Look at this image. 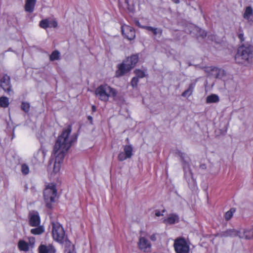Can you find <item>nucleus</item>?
I'll return each mask as SVG.
<instances>
[{
  "mask_svg": "<svg viewBox=\"0 0 253 253\" xmlns=\"http://www.w3.org/2000/svg\"><path fill=\"white\" fill-rule=\"evenodd\" d=\"M71 132V126L64 129L55 144L53 149V155L55 158L50 161V164L53 162V172L55 174L59 172L65 154L72 143L76 140V138L70 136Z\"/></svg>",
  "mask_w": 253,
  "mask_h": 253,
  "instance_id": "nucleus-1",
  "label": "nucleus"
},
{
  "mask_svg": "<svg viewBox=\"0 0 253 253\" xmlns=\"http://www.w3.org/2000/svg\"><path fill=\"white\" fill-rule=\"evenodd\" d=\"M96 96L101 101L106 102L109 98H115L118 94V91L106 84L100 85L95 91Z\"/></svg>",
  "mask_w": 253,
  "mask_h": 253,
  "instance_id": "nucleus-2",
  "label": "nucleus"
},
{
  "mask_svg": "<svg viewBox=\"0 0 253 253\" xmlns=\"http://www.w3.org/2000/svg\"><path fill=\"white\" fill-rule=\"evenodd\" d=\"M253 51L249 47L240 46L235 56L237 63L247 66L252 62Z\"/></svg>",
  "mask_w": 253,
  "mask_h": 253,
  "instance_id": "nucleus-3",
  "label": "nucleus"
},
{
  "mask_svg": "<svg viewBox=\"0 0 253 253\" xmlns=\"http://www.w3.org/2000/svg\"><path fill=\"white\" fill-rule=\"evenodd\" d=\"M138 55L134 54L127 58L122 63L118 65L116 76L120 77L131 70L138 62Z\"/></svg>",
  "mask_w": 253,
  "mask_h": 253,
  "instance_id": "nucleus-4",
  "label": "nucleus"
},
{
  "mask_svg": "<svg viewBox=\"0 0 253 253\" xmlns=\"http://www.w3.org/2000/svg\"><path fill=\"white\" fill-rule=\"evenodd\" d=\"M57 196V190L53 183L48 184L43 191V198L47 208H51V203L55 201Z\"/></svg>",
  "mask_w": 253,
  "mask_h": 253,
  "instance_id": "nucleus-5",
  "label": "nucleus"
},
{
  "mask_svg": "<svg viewBox=\"0 0 253 253\" xmlns=\"http://www.w3.org/2000/svg\"><path fill=\"white\" fill-rule=\"evenodd\" d=\"M52 235L56 242L62 243L65 237V231L63 228L58 222H52Z\"/></svg>",
  "mask_w": 253,
  "mask_h": 253,
  "instance_id": "nucleus-6",
  "label": "nucleus"
},
{
  "mask_svg": "<svg viewBox=\"0 0 253 253\" xmlns=\"http://www.w3.org/2000/svg\"><path fill=\"white\" fill-rule=\"evenodd\" d=\"M173 246L176 253H188L189 252V246L186 240L183 238L175 239Z\"/></svg>",
  "mask_w": 253,
  "mask_h": 253,
  "instance_id": "nucleus-7",
  "label": "nucleus"
},
{
  "mask_svg": "<svg viewBox=\"0 0 253 253\" xmlns=\"http://www.w3.org/2000/svg\"><path fill=\"white\" fill-rule=\"evenodd\" d=\"M123 148L124 151L120 152L118 156V159L120 161H124L127 159H129L132 156L133 148L131 145H125Z\"/></svg>",
  "mask_w": 253,
  "mask_h": 253,
  "instance_id": "nucleus-8",
  "label": "nucleus"
},
{
  "mask_svg": "<svg viewBox=\"0 0 253 253\" xmlns=\"http://www.w3.org/2000/svg\"><path fill=\"white\" fill-rule=\"evenodd\" d=\"M207 72L209 73V76L217 79H222L225 75L224 70L216 67H210L207 68Z\"/></svg>",
  "mask_w": 253,
  "mask_h": 253,
  "instance_id": "nucleus-9",
  "label": "nucleus"
},
{
  "mask_svg": "<svg viewBox=\"0 0 253 253\" xmlns=\"http://www.w3.org/2000/svg\"><path fill=\"white\" fill-rule=\"evenodd\" d=\"M139 248L144 252L149 253L151 251V245L149 241L144 237L139 238L138 242Z\"/></svg>",
  "mask_w": 253,
  "mask_h": 253,
  "instance_id": "nucleus-10",
  "label": "nucleus"
},
{
  "mask_svg": "<svg viewBox=\"0 0 253 253\" xmlns=\"http://www.w3.org/2000/svg\"><path fill=\"white\" fill-rule=\"evenodd\" d=\"M123 35L129 40H132L135 37L134 30L128 25H124L122 27Z\"/></svg>",
  "mask_w": 253,
  "mask_h": 253,
  "instance_id": "nucleus-11",
  "label": "nucleus"
},
{
  "mask_svg": "<svg viewBox=\"0 0 253 253\" xmlns=\"http://www.w3.org/2000/svg\"><path fill=\"white\" fill-rule=\"evenodd\" d=\"M0 85L3 90L10 94L11 90V85L10 84V78L8 76L4 75L0 81Z\"/></svg>",
  "mask_w": 253,
  "mask_h": 253,
  "instance_id": "nucleus-12",
  "label": "nucleus"
},
{
  "mask_svg": "<svg viewBox=\"0 0 253 253\" xmlns=\"http://www.w3.org/2000/svg\"><path fill=\"white\" fill-rule=\"evenodd\" d=\"M39 253H55L56 249L52 244H42L39 247Z\"/></svg>",
  "mask_w": 253,
  "mask_h": 253,
  "instance_id": "nucleus-13",
  "label": "nucleus"
},
{
  "mask_svg": "<svg viewBox=\"0 0 253 253\" xmlns=\"http://www.w3.org/2000/svg\"><path fill=\"white\" fill-rule=\"evenodd\" d=\"M30 217V224L32 226H37L40 224V218L38 212H31Z\"/></svg>",
  "mask_w": 253,
  "mask_h": 253,
  "instance_id": "nucleus-14",
  "label": "nucleus"
},
{
  "mask_svg": "<svg viewBox=\"0 0 253 253\" xmlns=\"http://www.w3.org/2000/svg\"><path fill=\"white\" fill-rule=\"evenodd\" d=\"M37 0H25L24 6L25 10L29 13H32L35 9V7Z\"/></svg>",
  "mask_w": 253,
  "mask_h": 253,
  "instance_id": "nucleus-15",
  "label": "nucleus"
},
{
  "mask_svg": "<svg viewBox=\"0 0 253 253\" xmlns=\"http://www.w3.org/2000/svg\"><path fill=\"white\" fill-rule=\"evenodd\" d=\"M179 221V216L176 214H171L167 218H164L163 222L166 225L173 224Z\"/></svg>",
  "mask_w": 253,
  "mask_h": 253,
  "instance_id": "nucleus-16",
  "label": "nucleus"
},
{
  "mask_svg": "<svg viewBox=\"0 0 253 253\" xmlns=\"http://www.w3.org/2000/svg\"><path fill=\"white\" fill-rule=\"evenodd\" d=\"M253 238V229H242L240 239H251Z\"/></svg>",
  "mask_w": 253,
  "mask_h": 253,
  "instance_id": "nucleus-17",
  "label": "nucleus"
},
{
  "mask_svg": "<svg viewBox=\"0 0 253 253\" xmlns=\"http://www.w3.org/2000/svg\"><path fill=\"white\" fill-rule=\"evenodd\" d=\"M242 234V229L240 230L230 229L226 232V236L231 237H238L240 238V234Z\"/></svg>",
  "mask_w": 253,
  "mask_h": 253,
  "instance_id": "nucleus-18",
  "label": "nucleus"
},
{
  "mask_svg": "<svg viewBox=\"0 0 253 253\" xmlns=\"http://www.w3.org/2000/svg\"><path fill=\"white\" fill-rule=\"evenodd\" d=\"M219 101V96L215 94H211L206 98L207 103H217Z\"/></svg>",
  "mask_w": 253,
  "mask_h": 253,
  "instance_id": "nucleus-19",
  "label": "nucleus"
},
{
  "mask_svg": "<svg viewBox=\"0 0 253 253\" xmlns=\"http://www.w3.org/2000/svg\"><path fill=\"white\" fill-rule=\"evenodd\" d=\"M18 248L21 251L27 252L29 250V244L24 240H20L18 243Z\"/></svg>",
  "mask_w": 253,
  "mask_h": 253,
  "instance_id": "nucleus-20",
  "label": "nucleus"
},
{
  "mask_svg": "<svg viewBox=\"0 0 253 253\" xmlns=\"http://www.w3.org/2000/svg\"><path fill=\"white\" fill-rule=\"evenodd\" d=\"M253 15V9L251 6H247L245 8V12L243 15L244 19L249 20Z\"/></svg>",
  "mask_w": 253,
  "mask_h": 253,
  "instance_id": "nucleus-21",
  "label": "nucleus"
},
{
  "mask_svg": "<svg viewBox=\"0 0 253 253\" xmlns=\"http://www.w3.org/2000/svg\"><path fill=\"white\" fill-rule=\"evenodd\" d=\"M142 27L148 31H151L154 35H160V36H161L162 34V30L161 29L154 28L150 26H143Z\"/></svg>",
  "mask_w": 253,
  "mask_h": 253,
  "instance_id": "nucleus-22",
  "label": "nucleus"
},
{
  "mask_svg": "<svg viewBox=\"0 0 253 253\" xmlns=\"http://www.w3.org/2000/svg\"><path fill=\"white\" fill-rule=\"evenodd\" d=\"M195 86V84H191L189 85L188 88L187 90H185L182 93V96L183 97H186L190 96L192 94V92L193 91V89H194Z\"/></svg>",
  "mask_w": 253,
  "mask_h": 253,
  "instance_id": "nucleus-23",
  "label": "nucleus"
},
{
  "mask_svg": "<svg viewBox=\"0 0 253 253\" xmlns=\"http://www.w3.org/2000/svg\"><path fill=\"white\" fill-rule=\"evenodd\" d=\"M9 105L8 99L6 97H1L0 98V106L1 107H7Z\"/></svg>",
  "mask_w": 253,
  "mask_h": 253,
  "instance_id": "nucleus-24",
  "label": "nucleus"
},
{
  "mask_svg": "<svg viewBox=\"0 0 253 253\" xmlns=\"http://www.w3.org/2000/svg\"><path fill=\"white\" fill-rule=\"evenodd\" d=\"M44 232V229L42 227L40 226L36 228L32 229L31 232L34 235H40Z\"/></svg>",
  "mask_w": 253,
  "mask_h": 253,
  "instance_id": "nucleus-25",
  "label": "nucleus"
},
{
  "mask_svg": "<svg viewBox=\"0 0 253 253\" xmlns=\"http://www.w3.org/2000/svg\"><path fill=\"white\" fill-rule=\"evenodd\" d=\"M21 109L26 113L30 111V104L27 102H22L21 106Z\"/></svg>",
  "mask_w": 253,
  "mask_h": 253,
  "instance_id": "nucleus-26",
  "label": "nucleus"
},
{
  "mask_svg": "<svg viewBox=\"0 0 253 253\" xmlns=\"http://www.w3.org/2000/svg\"><path fill=\"white\" fill-rule=\"evenodd\" d=\"M235 212V209L234 208L231 209L229 211H227L224 215L225 218L226 220H229L233 216L234 213Z\"/></svg>",
  "mask_w": 253,
  "mask_h": 253,
  "instance_id": "nucleus-27",
  "label": "nucleus"
},
{
  "mask_svg": "<svg viewBox=\"0 0 253 253\" xmlns=\"http://www.w3.org/2000/svg\"><path fill=\"white\" fill-rule=\"evenodd\" d=\"M134 73L135 74V77H137L138 79L143 78L145 76V72L140 69L135 70Z\"/></svg>",
  "mask_w": 253,
  "mask_h": 253,
  "instance_id": "nucleus-28",
  "label": "nucleus"
},
{
  "mask_svg": "<svg viewBox=\"0 0 253 253\" xmlns=\"http://www.w3.org/2000/svg\"><path fill=\"white\" fill-rule=\"evenodd\" d=\"M60 52L57 50L54 51L50 56V59L51 61L58 60L59 59Z\"/></svg>",
  "mask_w": 253,
  "mask_h": 253,
  "instance_id": "nucleus-29",
  "label": "nucleus"
},
{
  "mask_svg": "<svg viewBox=\"0 0 253 253\" xmlns=\"http://www.w3.org/2000/svg\"><path fill=\"white\" fill-rule=\"evenodd\" d=\"M40 26L43 29L49 27V20L47 19L42 20L40 23Z\"/></svg>",
  "mask_w": 253,
  "mask_h": 253,
  "instance_id": "nucleus-30",
  "label": "nucleus"
},
{
  "mask_svg": "<svg viewBox=\"0 0 253 253\" xmlns=\"http://www.w3.org/2000/svg\"><path fill=\"white\" fill-rule=\"evenodd\" d=\"M195 30L198 32V33L197 34L198 36H201L202 38H204L207 36L206 32L204 30L198 27H195Z\"/></svg>",
  "mask_w": 253,
  "mask_h": 253,
  "instance_id": "nucleus-31",
  "label": "nucleus"
},
{
  "mask_svg": "<svg viewBox=\"0 0 253 253\" xmlns=\"http://www.w3.org/2000/svg\"><path fill=\"white\" fill-rule=\"evenodd\" d=\"M38 154L41 155V157L40 158V161H43L44 158L46 155V152L42 148H41L38 152Z\"/></svg>",
  "mask_w": 253,
  "mask_h": 253,
  "instance_id": "nucleus-32",
  "label": "nucleus"
},
{
  "mask_svg": "<svg viewBox=\"0 0 253 253\" xmlns=\"http://www.w3.org/2000/svg\"><path fill=\"white\" fill-rule=\"evenodd\" d=\"M21 171L24 174H28L29 171L28 167L25 164L22 165L21 166Z\"/></svg>",
  "mask_w": 253,
  "mask_h": 253,
  "instance_id": "nucleus-33",
  "label": "nucleus"
},
{
  "mask_svg": "<svg viewBox=\"0 0 253 253\" xmlns=\"http://www.w3.org/2000/svg\"><path fill=\"white\" fill-rule=\"evenodd\" d=\"M139 82V79L137 77H133L131 81V85L133 87H136Z\"/></svg>",
  "mask_w": 253,
  "mask_h": 253,
  "instance_id": "nucleus-34",
  "label": "nucleus"
},
{
  "mask_svg": "<svg viewBox=\"0 0 253 253\" xmlns=\"http://www.w3.org/2000/svg\"><path fill=\"white\" fill-rule=\"evenodd\" d=\"M57 26V22L55 20H49V27L56 28Z\"/></svg>",
  "mask_w": 253,
  "mask_h": 253,
  "instance_id": "nucleus-35",
  "label": "nucleus"
},
{
  "mask_svg": "<svg viewBox=\"0 0 253 253\" xmlns=\"http://www.w3.org/2000/svg\"><path fill=\"white\" fill-rule=\"evenodd\" d=\"M157 234L154 233L151 235L149 238L152 241H155L157 239Z\"/></svg>",
  "mask_w": 253,
  "mask_h": 253,
  "instance_id": "nucleus-36",
  "label": "nucleus"
},
{
  "mask_svg": "<svg viewBox=\"0 0 253 253\" xmlns=\"http://www.w3.org/2000/svg\"><path fill=\"white\" fill-rule=\"evenodd\" d=\"M65 253H75L73 249V246H72L71 249H66L65 250Z\"/></svg>",
  "mask_w": 253,
  "mask_h": 253,
  "instance_id": "nucleus-37",
  "label": "nucleus"
},
{
  "mask_svg": "<svg viewBox=\"0 0 253 253\" xmlns=\"http://www.w3.org/2000/svg\"><path fill=\"white\" fill-rule=\"evenodd\" d=\"M238 38L241 42L244 41V34L243 33H239L238 34Z\"/></svg>",
  "mask_w": 253,
  "mask_h": 253,
  "instance_id": "nucleus-38",
  "label": "nucleus"
},
{
  "mask_svg": "<svg viewBox=\"0 0 253 253\" xmlns=\"http://www.w3.org/2000/svg\"><path fill=\"white\" fill-rule=\"evenodd\" d=\"M155 215L158 217L163 215V213H162L160 211L158 210L155 211Z\"/></svg>",
  "mask_w": 253,
  "mask_h": 253,
  "instance_id": "nucleus-39",
  "label": "nucleus"
},
{
  "mask_svg": "<svg viewBox=\"0 0 253 253\" xmlns=\"http://www.w3.org/2000/svg\"><path fill=\"white\" fill-rule=\"evenodd\" d=\"M29 242L31 244H34L35 243V239L33 237L29 238Z\"/></svg>",
  "mask_w": 253,
  "mask_h": 253,
  "instance_id": "nucleus-40",
  "label": "nucleus"
},
{
  "mask_svg": "<svg viewBox=\"0 0 253 253\" xmlns=\"http://www.w3.org/2000/svg\"><path fill=\"white\" fill-rule=\"evenodd\" d=\"M92 110L93 112L96 111V107L95 106H94V105L92 106Z\"/></svg>",
  "mask_w": 253,
  "mask_h": 253,
  "instance_id": "nucleus-41",
  "label": "nucleus"
},
{
  "mask_svg": "<svg viewBox=\"0 0 253 253\" xmlns=\"http://www.w3.org/2000/svg\"><path fill=\"white\" fill-rule=\"evenodd\" d=\"M88 119L89 120H92V118L91 116H88Z\"/></svg>",
  "mask_w": 253,
  "mask_h": 253,
  "instance_id": "nucleus-42",
  "label": "nucleus"
}]
</instances>
